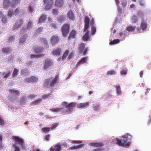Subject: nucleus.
<instances>
[{"label":"nucleus","mask_w":151,"mask_h":151,"mask_svg":"<svg viewBox=\"0 0 151 151\" xmlns=\"http://www.w3.org/2000/svg\"><path fill=\"white\" fill-rule=\"evenodd\" d=\"M44 55L43 54L37 55L32 54L31 55L30 58L31 59H32L34 58H38L42 56H44Z\"/></svg>","instance_id":"obj_26"},{"label":"nucleus","mask_w":151,"mask_h":151,"mask_svg":"<svg viewBox=\"0 0 151 151\" xmlns=\"http://www.w3.org/2000/svg\"><path fill=\"white\" fill-rule=\"evenodd\" d=\"M11 50V47H4L2 49L3 52L6 54H9Z\"/></svg>","instance_id":"obj_22"},{"label":"nucleus","mask_w":151,"mask_h":151,"mask_svg":"<svg viewBox=\"0 0 151 151\" xmlns=\"http://www.w3.org/2000/svg\"><path fill=\"white\" fill-rule=\"evenodd\" d=\"M136 27L132 25L126 27V30L129 32L132 31L134 30Z\"/></svg>","instance_id":"obj_28"},{"label":"nucleus","mask_w":151,"mask_h":151,"mask_svg":"<svg viewBox=\"0 0 151 151\" xmlns=\"http://www.w3.org/2000/svg\"><path fill=\"white\" fill-rule=\"evenodd\" d=\"M40 42H42L45 44H47V41L46 40V38H41L40 40Z\"/></svg>","instance_id":"obj_47"},{"label":"nucleus","mask_w":151,"mask_h":151,"mask_svg":"<svg viewBox=\"0 0 151 151\" xmlns=\"http://www.w3.org/2000/svg\"><path fill=\"white\" fill-rule=\"evenodd\" d=\"M70 28L69 25L68 24H64L62 28V32L63 35L65 37L68 33Z\"/></svg>","instance_id":"obj_3"},{"label":"nucleus","mask_w":151,"mask_h":151,"mask_svg":"<svg viewBox=\"0 0 151 151\" xmlns=\"http://www.w3.org/2000/svg\"><path fill=\"white\" fill-rule=\"evenodd\" d=\"M141 27L142 30H145L147 27V24L146 22L142 21L141 25Z\"/></svg>","instance_id":"obj_27"},{"label":"nucleus","mask_w":151,"mask_h":151,"mask_svg":"<svg viewBox=\"0 0 151 151\" xmlns=\"http://www.w3.org/2000/svg\"><path fill=\"white\" fill-rule=\"evenodd\" d=\"M4 120L0 116V125H3L4 124Z\"/></svg>","instance_id":"obj_51"},{"label":"nucleus","mask_w":151,"mask_h":151,"mask_svg":"<svg viewBox=\"0 0 151 151\" xmlns=\"http://www.w3.org/2000/svg\"><path fill=\"white\" fill-rule=\"evenodd\" d=\"M63 4V0H56L55 3V6L61 7Z\"/></svg>","instance_id":"obj_18"},{"label":"nucleus","mask_w":151,"mask_h":151,"mask_svg":"<svg viewBox=\"0 0 151 151\" xmlns=\"http://www.w3.org/2000/svg\"><path fill=\"white\" fill-rule=\"evenodd\" d=\"M119 40L118 39H116L113 40L109 42L110 45H113L119 43Z\"/></svg>","instance_id":"obj_29"},{"label":"nucleus","mask_w":151,"mask_h":151,"mask_svg":"<svg viewBox=\"0 0 151 151\" xmlns=\"http://www.w3.org/2000/svg\"><path fill=\"white\" fill-rule=\"evenodd\" d=\"M127 68H123L121 72V74L122 75H126L127 72Z\"/></svg>","instance_id":"obj_38"},{"label":"nucleus","mask_w":151,"mask_h":151,"mask_svg":"<svg viewBox=\"0 0 151 151\" xmlns=\"http://www.w3.org/2000/svg\"><path fill=\"white\" fill-rule=\"evenodd\" d=\"M42 101V99H38L35 101H33L32 102V104L34 105H37L40 103Z\"/></svg>","instance_id":"obj_36"},{"label":"nucleus","mask_w":151,"mask_h":151,"mask_svg":"<svg viewBox=\"0 0 151 151\" xmlns=\"http://www.w3.org/2000/svg\"><path fill=\"white\" fill-rule=\"evenodd\" d=\"M27 72V69H23L21 70V72L22 74H24Z\"/></svg>","instance_id":"obj_58"},{"label":"nucleus","mask_w":151,"mask_h":151,"mask_svg":"<svg viewBox=\"0 0 151 151\" xmlns=\"http://www.w3.org/2000/svg\"><path fill=\"white\" fill-rule=\"evenodd\" d=\"M47 19V16L45 15H42L39 19L38 23L44 22Z\"/></svg>","instance_id":"obj_21"},{"label":"nucleus","mask_w":151,"mask_h":151,"mask_svg":"<svg viewBox=\"0 0 151 151\" xmlns=\"http://www.w3.org/2000/svg\"><path fill=\"white\" fill-rule=\"evenodd\" d=\"M84 22L85 25L84 28V32H85L88 29L89 24V19L87 17H85Z\"/></svg>","instance_id":"obj_7"},{"label":"nucleus","mask_w":151,"mask_h":151,"mask_svg":"<svg viewBox=\"0 0 151 151\" xmlns=\"http://www.w3.org/2000/svg\"><path fill=\"white\" fill-rule=\"evenodd\" d=\"M11 73L10 72L6 73H4L3 75L4 76V78H7L10 76Z\"/></svg>","instance_id":"obj_44"},{"label":"nucleus","mask_w":151,"mask_h":151,"mask_svg":"<svg viewBox=\"0 0 151 151\" xmlns=\"http://www.w3.org/2000/svg\"><path fill=\"white\" fill-rule=\"evenodd\" d=\"M144 14L141 11H138L137 12V15L139 17L142 18L144 16Z\"/></svg>","instance_id":"obj_46"},{"label":"nucleus","mask_w":151,"mask_h":151,"mask_svg":"<svg viewBox=\"0 0 151 151\" xmlns=\"http://www.w3.org/2000/svg\"><path fill=\"white\" fill-rule=\"evenodd\" d=\"M32 26V22L31 21L29 22L27 25V29H29L31 28Z\"/></svg>","instance_id":"obj_49"},{"label":"nucleus","mask_w":151,"mask_h":151,"mask_svg":"<svg viewBox=\"0 0 151 151\" xmlns=\"http://www.w3.org/2000/svg\"><path fill=\"white\" fill-rule=\"evenodd\" d=\"M37 96V95L34 94L30 95L28 97L31 99H33Z\"/></svg>","instance_id":"obj_57"},{"label":"nucleus","mask_w":151,"mask_h":151,"mask_svg":"<svg viewBox=\"0 0 151 151\" xmlns=\"http://www.w3.org/2000/svg\"><path fill=\"white\" fill-rule=\"evenodd\" d=\"M43 28L42 27H40L38 29H37L36 31V32L38 34L40 32H41Z\"/></svg>","instance_id":"obj_55"},{"label":"nucleus","mask_w":151,"mask_h":151,"mask_svg":"<svg viewBox=\"0 0 151 151\" xmlns=\"http://www.w3.org/2000/svg\"><path fill=\"white\" fill-rule=\"evenodd\" d=\"M86 32L82 37V39L84 41L88 40L89 38V32L88 29Z\"/></svg>","instance_id":"obj_19"},{"label":"nucleus","mask_w":151,"mask_h":151,"mask_svg":"<svg viewBox=\"0 0 151 151\" xmlns=\"http://www.w3.org/2000/svg\"><path fill=\"white\" fill-rule=\"evenodd\" d=\"M52 14L54 15H57L58 14V11L57 9H54L52 10Z\"/></svg>","instance_id":"obj_53"},{"label":"nucleus","mask_w":151,"mask_h":151,"mask_svg":"<svg viewBox=\"0 0 151 151\" xmlns=\"http://www.w3.org/2000/svg\"><path fill=\"white\" fill-rule=\"evenodd\" d=\"M50 130V128L49 127H44L42 129V131L44 132H49Z\"/></svg>","instance_id":"obj_42"},{"label":"nucleus","mask_w":151,"mask_h":151,"mask_svg":"<svg viewBox=\"0 0 151 151\" xmlns=\"http://www.w3.org/2000/svg\"><path fill=\"white\" fill-rule=\"evenodd\" d=\"M61 50L60 48H57L54 50L52 52V54L54 55H60Z\"/></svg>","instance_id":"obj_16"},{"label":"nucleus","mask_w":151,"mask_h":151,"mask_svg":"<svg viewBox=\"0 0 151 151\" xmlns=\"http://www.w3.org/2000/svg\"><path fill=\"white\" fill-rule=\"evenodd\" d=\"M131 20L133 23H135L138 21L137 18L135 15H133L132 17Z\"/></svg>","instance_id":"obj_34"},{"label":"nucleus","mask_w":151,"mask_h":151,"mask_svg":"<svg viewBox=\"0 0 151 151\" xmlns=\"http://www.w3.org/2000/svg\"><path fill=\"white\" fill-rule=\"evenodd\" d=\"M76 34V31L74 30H73L70 33L68 38V40H70L71 38L74 39L75 37Z\"/></svg>","instance_id":"obj_17"},{"label":"nucleus","mask_w":151,"mask_h":151,"mask_svg":"<svg viewBox=\"0 0 151 151\" xmlns=\"http://www.w3.org/2000/svg\"><path fill=\"white\" fill-rule=\"evenodd\" d=\"M19 12V10L18 8L16 9L14 12L12 11V9H10L8 12V15L10 17H11L14 15L16 16L18 14Z\"/></svg>","instance_id":"obj_8"},{"label":"nucleus","mask_w":151,"mask_h":151,"mask_svg":"<svg viewBox=\"0 0 151 151\" xmlns=\"http://www.w3.org/2000/svg\"><path fill=\"white\" fill-rule=\"evenodd\" d=\"M58 41V38L57 36L53 35L51 39V42L52 44H54L57 43Z\"/></svg>","instance_id":"obj_15"},{"label":"nucleus","mask_w":151,"mask_h":151,"mask_svg":"<svg viewBox=\"0 0 151 151\" xmlns=\"http://www.w3.org/2000/svg\"><path fill=\"white\" fill-rule=\"evenodd\" d=\"M91 33L92 35H94V27L93 26L92 27V29L91 32Z\"/></svg>","instance_id":"obj_59"},{"label":"nucleus","mask_w":151,"mask_h":151,"mask_svg":"<svg viewBox=\"0 0 151 151\" xmlns=\"http://www.w3.org/2000/svg\"><path fill=\"white\" fill-rule=\"evenodd\" d=\"M77 107L78 108L84 109L88 107L89 106V103L86 102L84 103H80L77 105Z\"/></svg>","instance_id":"obj_14"},{"label":"nucleus","mask_w":151,"mask_h":151,"mask_svg":"<svg viewBox=\"0 0 151 151\" xmlns=\"http://www.w3.org/2000/svg\"><path fill=\"white\" fill-rule=\"evenodd\" d=\"M12 139L15 141V143L21 145L22 148H23L24 141L23 139L18 136H13Z\"/></svg>","instance_id":"obj_4"},{"label":"nucleus","mask_w":151,"mask_h":151,"mask_svg":"<svg viewBox=\"0 0 151 151\" xmlns=\"http://www.w3.org/2000/svg\"><path fill=\"white\" fill-rule=\"evenodd\" d=\"M117 94L118 95H121V94L120 86L119 85H117L116 87Z\"/></svg>","instance_id":"obj_37"},{"label":"nucleus","mask_w":151,"mask_h":151,"mask_svg":"<svg viewBox=\"0 0 151 151\" xmlns=\"http://www.w3.org/2000/svg\"><path fill=\"white\" fill-rule=\"evenodd\" d=\"M104 145V144L101 142H99L98 143L95 142V147H101L103 146Z\"/></svg>","instance_id":"obj_43"},{"label":"nucleus","mask_w":151,"mask_h":151,"mask_svg":"<svg viewBox=\"0 0 151 151\" xmlns=\"http://www.w3.org/2000/svg\"><path fill=\"white\" fill-rule=\"evenodd\" d=\"M50 137V135L48 134L45 136V140L46 141H48L49 140Z\"/></svg>","instance_id":"obj_63"},{"label":"nucleus","mask_w":151,"mask_h":151,"mask_svg":"<svg viewBox=\"0 0 151 151\" xmlns=\"http://www.w3.org/2000/svg\"><path fill=\"white\" fill-rule=\"evenodd\" d=\"M9 92L17 95H18L19 94V92L17 90H15L10 89L9 90Z\"/></svg>","instance_id":"obj_32"},{"label":"nucleus","mask_w":151,"mask_h":151,"mask_svg":"<svg viewBox=\"0 0 151 151\" xmlns=\"http://www.w3.org/2000/svg\"><path fill=\"white\" fill-rule=\"evenodd\" d=\"M63 109V108H60L52 109H50V110L53 112H57L60 111Z\"/></svg>","instance_id":"obj_33"},{"label":"nucleus","mask_w":151,"mask_h":151,"mask_svg":"<svg viewBox=\"0 0 151 151\" xmlns=\"http://www.w3.org/2000/svg\"><path fill=\"white\" fill-rule=\"evenodd\" d=\"M25 81L26 83H31L32 82L31 77L26 79Z\"/></svg>","instance_id":"obj_54"},{"label":"nucleus","mask_w":151,"mask_h":151,"mask_svg":"<svg viewBox=\"0 0 151 151\" xmlns=\"http://www.w3.org/2000/svg\"><path fill=\"white\" fill-rule=\"evenodd\" d=\"M51 95V94H44L42 96L41 99H42V100L43 99H47L50 96V95Z\"/></svg>","instance_id":"obj_39"},{"label":"nucleus","mask_w":151,"mask_h":151,"mask_svg":"<svg viewBox=\"0 0 151 151\" xmlns=\"http://www.w3.org/2000/svg\"><path fill=\"white\" fill-rule=\"evenodd\" d=\"M83 145H80L77 146H74L70 148L71 150L77 149L80 148L83 146Z\"/></svg>","instance_id":"obj_41"},{"label":"nucleus","mask_w":151,"mask_h":151,"mask_svg":"<svg viewBox=\"0 0 151 151\" xmlns=\"http://www.w3.org/2000/svg\"><path fill=\"white\" fill-rule=\"evenodd\" d=\"M122 6L124 7H125L127 4L126 1H124L123 0L122 2Z\"/></svg>","instance_id":"obj_62"},{"label":"nucleus","mask_w":151,"mask_h":151,"mask_svg":"<svg viewBox=\"0 0 151 151\" xmlns=\"http://www.w3.org/2000/svg\"><path fill=\"white\" fill-rule=\"evenodd\" d=\"M68 17L71 20H73L75 19L74 14L72 11H69L67 14Z\"/></svg>","instance_id":"obj_20"},{"label":"nucleus","mask_w":151,"mask_h":151,"mask_svg":"<svg viewBox=\"0 0 151 151\" xmlns=\"http://www.w3.org/2000/svg\"><path fill=\"white\" fill-rule=\"evenodd\" d=\"M58 126L57 123H55L52 124L51 127L50 128L51 129H53L55 128Z\"/></svg>","instance_id":"obj_50"},{"label":"nucleus","mask_w":151,"mask_h":151,"mask_svg":"<svg viewBox=\"0 0 151 151\" xmlns=\"http://www.w3.org/2000/svg\"><path fill=\"white\" fill-rule=\"evenodd\" d=\"M85 44L83 43H81L79 45V50L80 53L83 52V50L85 48Z\"/></svg>","instance_id":"obj_24"},{"label":"nucleus","mask_w":151,"mask_h":151,"mask_svg":"<svg viewBox=\"0 0 151 151\" xmlns=\"http://www.w3.org/2000/svg\"><path fill=\"white\" fill-rule=\"evenodd\" d=\"M33 50L36 53H41L43 51V48L40 46L34 47Z\"/></svg>","instance_id":"obj_13"},{"label":"nucleus","mask_w":151,"mask_h":151,"mask_svg":"<svg viewBox=\"0 0 151 151\" xmlns=\"http://www.w3.org/2000/svg\"><path fill=\"white\" fill-rule=\"evenodd\" d=\"M61 145L58 144L51 147L50 149L51 151H61Z\"/></svg>","instance_id":"obj_5"},{"label":"nucleus","mask_w":151,"mask_h":151,"mask_svg":"<svg viewBox=\"0 0 151 151\" xmlns=\"http://www.w3.org/2000/svg\"><path fill=\"white\" fill-rule=\"evenodd\" d=\"M65 15H60V16L58 17V21L60 22H61L65 19Z\"/></svg>","instance_id":"obj_35"},{"label":"nucleus","mask_w":151,"mask_h":151,"mask_svg":"<svg viewBox=\"0 0 151 151\" xmlns=\"http://www.w3.org/2000/svg\"><path fill=\"white\" fill-rule=\"evenodd\" d=\"M131 136L128 134L122 137L121 139H117V144L119 146H124L128 144L127 142L128 141H130L131 139Z\"/></svg>","instance_id":"obj_2"},{"label":"nucleus","mask_w":151,"mask_h":151,"mask_svg":"<svg viewBox=\"0 0 151 151\" xmlns=\"http://www.w3.org/2000/svg\"><path fill=\"white\" fill-rule=\"evenodd\" d=\"M59 77L58 75H56L53 78L46 79L45 81L44 86L46 88H50L53 87L55 84L58 82Z\"/></svg>","instance_id":"obj_1"},{"label":"nucleus","mask_w":151,"mask_h":151,"mask_svg":"<svg viewBox=\"0 0 151 151\" xmlns=\"http://www.w3.org/2000/svg\"><path fill=\"white\" fill-rule=\"evenodd\" d=\"M76 104V102L70 103L68 104L66 106V108L68 109L67 111L71 112L72 111Z\"/></svg>","instance_id":"obj_6"},{"label":"nucleus","mask_w":151,"mask_h":151,"mask_svg":"<svg viewBox=\"0 0 151 151\" xmlns=\"http://www.w3.org/2000/svg\"><path fill=\"white\" fill-rule=\"evenodd\" d=\"M23 22L21 19H19L17 20L16 23L14 27V29L19 28L22 24Z\"/></svg>","instance_id":"obj_9"},{"label":"nucleus","mask_w":151,"mask_h":151,"mask_svg":"<svg viewBox=\"0 0 151 151\" xmlns=\"http://www.w3.org/2000/svg\"><path fill=\"white\" fill-rule=\"evenodd\" d=\"M10 4L9 0H4L3 5L5 7H8Z\"/></svg>","instance_id":"obj_30"},{"label":"nucleus","mask_w":151,"mask_h":151,"mask_svg":"<svg viewBox=\"0 0 151 151\" xmlns=\"http://www.w3.org/2000/svg\"><path fill=\"white\" fill-rule=\"evenodd\" d=\"M15 37L14 36H11L9 38V41L12 42L14 40Z\"/></svg>","instance_id":"obj_56"},{"label":"nucleus","mask_w":151,"mask_h":151,"mask_svg":"<svg viewBox=\"0 0 151 151\" xmlns=\"http://www.w3.org/2000/svg\"><path fill=\"white\" fill-rule=\"evenodd\" d=\"M68 53L69 51L68 50L65 51L62 57V59L63 60L67 56Z\"/></svg>","instance_id":"obj_45"},{"label":"nucleus","mask_w":151,"mask_h":151,"mask_svg":"<svg viewBox=\"0 0 151 151\" xmlns=\"http://www.w3.org/2000/svg\"><path fill=\"white\" fill-rule=\"evenodd\" d=\"M13 146L15 148V151H20V149L19 147H17L16 146V145L14 144L13 145Z\"/></svg>","instance_id":"obj_52"},{"label":"nucleus","mask_w":151,"mask_h":151,"mask_svg":"<svg viewBox=\"0 0 151 151\" xmlns=\"http://www.w3.org/2000/svg\"><path fill=\"white\" fill-rule=\"evenodd\" d=\"M18 74V70L17 69L15 68L14 69L13 73L12 76L13 77H15L17 76Z\"/></svg>","instance_id":"obj_40"},{"label":"nucleus","mask_w":151,"mask_h":151,"mask_svg":"<svg viewBox=\"0 0 151 151\" xmlns=\"http://www.w3.org/2000/svg\"><path fill=\"white\" fill-rule=\"evenodd\" d=\"M31 78L32 82H37L38 80V78L35 76H32Z\"/></svg>","instance_id":"obj_48"},{"label":"nucleus","mask_w":151,"mask_h":151,"mask_svg":"<svg viewBox=\"0 0 151 151\" xmlns=\"http://www.w3.org/2000/svg\"><path fill=\"white\" fill-rule=\"evenodd\" d=\"M116 74V71L114 70H111L108 71L107 73V75H114Z\"/></svg>","instance_id":"obj_31"},{"label":"nucleus","mask_w":151,"mask_h":151,"mask_svg":"<svg viewBox=\"0 0 151 151\" xmlns=\"http://www.w3.org/2000/svg\"><path fill=\"white\" fill-rule=\"evenodd\" d=\"M15 2L12 4H11L12 7L13 8H15L20 3L19 0H13Z\"/></svg>","instance_id":"obj_25"},{"label":"nucleus","mask_w":151,"mask_h":151,"mask_svg":"<svg viewBox=\"0 0 151 151\" xmlns=\"http://www.w3.org/2000/svg\"><path fill=\"white\" fill-rule=\"evenodd\" d=\"M2 21L3 22L6 23V18L5 17H3L2 19Z\"/></svg>","instance_id":"obj_60"},{"label":"nucleus","mask_w":151,"mask_h":151,"mask_svg":"<svg viewBox=\"0 0 151 151\" xmlns=\"http://www.w3.org/2000/svg\"><path fill=\"white\" fill-rule=\"evenodd\" d=\"M88 60V57H85L81 58L76 64V67H77L80 66L81 64L85 63Z\"/></svg>","instance_id":"obj_12"},{"label":"nucleus","mask_w":151,"mask_h":151,"mask_svg":"<svg viewBox=\"0 0 151 151\" xmlns=\"http://www.w3.org/2000/svg\"><path fill=\"white\" fill-rule=\"evenodd\" d=\"M51 27H52L53 29H55L56 28L57 26L55 24V23H52L51 24Z\"/></svg>","instance_id":"obj_64"},{"label":"nucleus","mask_w":151,"mask_h":151,"mask_svg":"<svg viewBox=\"0 0 151 151\" xmlns=\"http://www.w3.org/2000/svg\"><path fill=\"white\" fill-rule=\"evenodd\" d=\"M52 64V63L51 60L50 59L46 60L45 61L44 66V69H46L49 66H51Z\"/></svg>","instance_id":"obj_11"},{"label":"nucleus","mask_w":151,"mask_h":151,"mask_svg":"<svg viewBox=\"0 0 151 151\" xmlns=\"http://www.w3.org/2000/svg\"><path fill=\"white\" fill-rule=\"evenodd\" d=\"M27 36L26 35H25L22 37L19 40V43L22 44L25 42L27 38Z\"/></svg>","instance_id":"obj_23"},{"label":"nucleus","mask_w":151,"mask_h":151,"mask_svg":"<svg viewBox=\"0 0 151 151\" xmlns=\"http://www.w3.org/2000/svg\"><path fill=\"white\" fill-rule=\"evenodd\" d=\"M53 4V0H50L48 1L47 3L44 4H46V5L45 7V10H48L51 8L52 4Z\"/></svg>","instance_id":"obj_10"},{"label":"nucleus","mask_w":151,"mask_h":151,"mask_svg":"<svg viewBox=\"0 0 151 151\" xmlns=\"http://www.w3.org/2000/svg\"><path fill=\"white\" fill-rule=\"evenodd\" d=\"M28 10L29 12L30 13H32L33 12V8L31 6H29L28 8Z\"/></svg>","instance_id":"obj_61"}]
</instances>
